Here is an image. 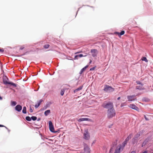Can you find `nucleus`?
Masks as SVG:
<instances>
[{"instance_id":"obj_39","label":"nucleus","mask_w":153,"mask_h":153,"mask_svg":"<svg viewBox=\"0 0 153 153\" xmlns=\"http://www.w3.org/2000/svg\"><path fill=\"white\" fill-rule=\"evenodd\" d=\"M0 127H5L7 129V128L6 127L3 125H0Z\"/></svg>"},{"instance_id":"obj_47","label":"nucleus","mask_w":153,"mask_h":153,"mask_svg":"<svg viewBox=\"0 0 153 153\" xmlns=\"http://www.w3.org/2000/svg\"><path fill=\"white\" fill-rule=\"evenodd\" d=\"M91 62H92V61L91 60L89 62V64H90L91 63Z\"/></svg>"},{"instance_id":"obj_25","label":"nucleus","mask_w":153,"mask_h":153,"mask_svg":"<svg viewBox=\"0 0 153 153\" xmlns=\"http://www.w3.org/2000/svg\"><path fill=\"white\" fill-rule=\"evenodd\" d=\"M141 60L143 61H144L146 62H148V60L146 57H143L141 58Z\"/></svg>"},{"instance_id":"obj_44","label":"nucleus","mask_w":153,"mask_h":153,"mask_svg":"<svg viewBox=\"0 0 153 153\" xmlns=\"http://www.w3.org/2000/svg\"><path fill=\"white\" fill-rule=\"evenodd\" d=\"M130 153H136L135 151H132Z\"/></svg>"},{"instance_id":"obj_20","label":"nucleus","mask_w":153,"mask_h":153,"mask_svg":"<svg viewBox=\"0 0 153 153\" xmlns=\"http://www.w3.org/2000/svg\"><path fill=\"white\" fill-rule=\"evenodd\" d=\"M50 113V111L49 110H47L45 112V116H47Z\"/></svg>"},{"instance_id":"obj_31","label":"nucleus","mask_w":153,"mask_h":153,"mask_svg":"<svg viewBox=\"0 0 153 153\" xmlns=\"http://www.w3.org/2000/svg\"><path fill=\"white\" fill-rule=\"evenodd\" d=\"M147 142V141H146V140L144 141V142H143V143L142 144V146L143 147V146H145Z\"/></svg>"},{"instance_id":"obj_27","label":"nucleus","mask_w":153,"mask_h":153,"mask_svg":"<svg viewBox=\"0 0 153 153\" xmlns=\"http://www.w3.org/2000/svg\"><path fill=\"white\" fill-rule=\"evenodd\" d=\"M11 104L12 105L15 106L16 104V102L15 101H12Z\"/></svg>"},{"instance_id":"obj_21","label":"nucleus","mask_w":153,"mask_h":153,"mask_svg":"<svg viewBox=\"0 0 153 153\" xmlns=\"http://www.w3.org/2000/svg\"><path fill=\"white\" fill-rule=\"evenodd\" d=\"M22 112L24 114H26L27 113L26 108V107L24 106L22 110Z\"/></svg>"},{"instance_id":"obj_1","label":"nucleus","mask_w":153,"mask_h":153,"mask_svg":"<svg viewBox=\"0 0 153 153\" xmlns=\"http://www.w3.org/2000/svg\"><path fill=\"white\" fill-rule=\"evenodd\" d=\"M116 113L114 108L108 109L107 111V117L108 119L111 118L115 116Z\"/></svg>"},{"instance_id":"obj_33","label":"nucleus","mask_w":153,"mask_h":153,"mask_svg":"<svg viewBox=\"0 0 153 153\" xmlns=\"http://www.w3.org/2000/svg\"><path fill=\"white\" fill-rule=\"evenodd\" d=\"M25 48V46L24 45H22L20 46V49L22 50Z\"/></svg>"},{"instance_id":"obj_14","label":"nucleus","mask_w":153,"mask_h":153,"mask_svg":"<svg viewBox=\"0 0 153 153\" xmlns=\"http://www.w3.org/2000/svg\"><path fill=\"white\" fill-rule=\"evenodd\" d=\"M143 85L141 84V85H140L137 86L136 87V89L139 90H143L144 89V88L143 87Z\"/></svg>"},{"instance_id":"obj_16","label":"nucleus","mask_w":153,"mask_h":153,"mask_svg":"<svg viewBox=\"0 0 153 153\" xmlns=\"http://www.w3.org/2000/svg\"><path fill=\"white\" fill-rule=\"evenodd\" d=\"M43 101L42 100H40L35 105V107L36 108H38L40 105L41 102Z\"/></svg>"},{"instance_id":"obj_38","label":"nucleus","mask_w":153,"mask_h":153,"mask_svg":"<svg viewBox=\"0 0 153 153\" xmlns=\"http://www.w3.org/2000/svg\"><path fill=\"white\" fill-rule=\"evenodd\" d=\"M30 112L31 113V112H33V110L32 109V108H31V107H30Z\"/></svg>"},{"instance_id":"obj_37","label":"nucleus","mask_w":153,"mask_h":153,"mask_svg":"<svg viewBox=\"0 0 153 153\" xmlns=\"http://www.w3.org/2000/svg\"><path fill=\"white\" fill-rule=\"evenodd\" d=\"M77 55H76L74 57V59H78V57Z\"/></svg>"},{"instance_id":"obj_8","label":"nucleus","mask_w":153,"mask_h":153,"mask_svg":"<svg viewBox=\"0 0 153 153\" xmlns=\"http://www.w3.org/2000/svg\"><path fill=\"white\" fill-rule=\"evenodd\" d=\"M91 52L92 55L93 57H95L97 56V51L96 49H92L91 50Z\"/></svg>"},{"instance_id":"obj_13","label":"nucleus","mask_w":153,"mask_h":153,"mask_svg":"<svg viewBox=\"0 0 153 153\" xmlns=\"http://www.w3.org/2000/svg\"><path fill=\"white\" fill-rule=\"evenodd\" d=\"M121 148V145L117 146L115 152H117L118 153H120V150Z\"/></svg>"},{"instance_id":"obj_41","label":"nucleus","mask_w":153,"mask_h":153,"mask_svg":"<svg viewBox=\"0 0 153 153\" xmlns=\"http://www.w3.org/2000/svg\"><path fill=\"white\" fill-rule=\"evenodd\" d=\"M113 149V148H111L110 149V150L109 152H111L112 151Z\"/></svg>"},{"instance_id":"obj_29","label":"nucleus","mask_w":153,"mask_h":153,"mask_svg":"<svg viewBox=\"0 0 153 153\" xmlns=\"http://www.w3.org/2000/svg\"><path fill=\"white\" fill-rule=\"evenodd\" d=\"M31 119L33 120H35L37 119V117L35 116H32L31 117Z\"/></svg>"},{"instance_id":"obj_48","label":"nucleus","mask_w":153,"mask_h":153,"mask_svg":"<svg viewBox=\"0 0 153 153\" xmlns=\"http://www.w3.org/2000/svg\"><path fill=\"white\" fill-rule=\"evenodd\" d=\"M120 97H119L117 98V100H119L120 99Z\"/></svg>"},{"instance_id":"obj_9","label":"nucleus","mask_w":153,"mask_h":153,"mask_svg":"<svg viewBox=\"0 0 153 153\" xmlns=\"http://www.w3.org/2000/svg\"><path fill=\"white\" fill-rule=\"evenodd\" d=\"M129 107L134 110H135L137 111H138L139 110V108L137 107L134 104H131L129 105Z\"/></svg>"},{"instance_id":"obj_23","label":"nucleus","mask_w":153,"mask_h":153,"mask_svg":"<svg viewBox=\"0 0 153 153\" xmlns=\"http://www.w3.org/2000/svg\"><path fill=\"white\" fill-rule=\"evenodd\" d=\"M50 46V45L48 44H46L44 45V48L45 49L48 48Z\"/></svg>"},{"instance_id":"obj_5","label":"nucleus","mask_w":153,"mask_h":153,"mask_svg":"<svg viewBox=\"0 0 153 153\" xmlns=\"http://www.w3.org/2000/svg\"><path fill=\"white\" fill-rule=\"evenodd\" d=\"M128 100L129 101H132L136 100L135 95L128 96L127 97Z\"/></svg>"},{"instance_id":"obj_7","label":"nucleus","mask_w":153,"mask_h":153,"mask_svg":"<svg viewBox=\"0 0 153 153\" xmlns=\"http://www.w3.org/2000/svg\"><path fill=\"white\" fill-rule=\"evenodd\" d=\"M84 150L85 153H90V150L88 146L85 145L84 146Z\"/></svg>"},{"instance_id":"obj_4","label":"nucleus","mask_w":153,"mask_h":153,"mask_svg":"<svg viewBox=\"0 0 153 153\" xmlns=\"http://www.w3.org/2000/svg\"><path fill=\"white\" fill-rule=\"evenodd\" d=\"M83 138L86 140H88L90 138L89 134L88 132V129H85V132L83 134Z\"/></svg>"},{"instance_id":"obj_2","label":"nucleus","mask_w":153,"mask_h":153,"mask_svg":"<svg viewBox=\"0 0 153 153\" xmlns=\"http://www.w3.org/2000/svg\"><path fill=\"white\" fill-rule=\"evenodd\" d=\"M102 106L105 108L108 109H112L114 108V105L113 103L109 102L107 103H104L102 105Z\"/></svg>"},{"instance_id":"obj_35","label":"nucleus","mask_w":153,"mask_h":153,"mask_svg":"<svg viewBox=\"0 0 153 153\" xmlns=\"http://www.w3.org/2000/svg\"><path fill=\"white\" fill-rule=\"evenodd\" d=\"M136 83H137V84H139L141 85V84H142L141 82L139 81H137Z\"/></svg>"},{"instance_id":"obj_15","label":"nucleus","mask_w":153,"mask_h":153,"mask_svg":"<svg viewBox=\"0 0 153 153\" xmlns=\"http://www.w3.org/2000/svg\"><path fill=\"white\" fill-rule=\"evenodd\" d=\"M88 67V65H86L84 68H82L81 70V71L80 72L79 74H82L83 73V72L85 71L86 69V68H87Z\"/></svg>"},{"instance_id":"obj_49","label":"nucleus","mask_w":153,"mask_h":153,"mask_svg":"<svg viewBox=\"0 0 153 153\" xmlns=\"http://www.w3.org/2000/svg\"><path fill=\"white\" fill-rule=\"evenodd\" d=\"M40 120V118H39V119L37 120V121H39Z\"/></svg>"},{"instance_id":"obj_19","label":"nucleus","mask_w":153,"mask_h":153,"mask_svg":"<svg viewBox=\"0 0 153 153\" xmlns=\"http://www.w3.org/2000/svg\"><path fill=\"white\" fill-rule=\"evenodd\" d=\"M116 33L119 36L120 35H123L125 33V31L124 30H122L120 33L119 32H116Z\"/></svg>"},{"instance_id":"obj_24","label":"nucleus","mask_w":153,"mask_h":153,"mask_svg":"<svg viewBox=\"0 0 153 153\" xmlns=\"http://www.w3.org/2000/svg\"><path fill=\"white\" fill-rule=\"evenodd\" d=\"M9 84L11 85L14 87H16L17 86L16 84L12 82H10L9 83Z\"/></svg>"},{"instance_id":"obj_46","label":"nucleus","mask_w":153,"mask_h":153,"mask_svg":"<svg viewBox=\"0 0 153 153\" xmlns=\"http://www.w3.org/2000/svg\"><path fill=\"white\" fill-rule=\"evenodd\" d=\"M2 100V98L0 96V100Z\"/></svg>"},{"instance_id":"obj_32","label":"nucleus","mask_w":153,"mask_h":153,"mask_svg":"<svg viewBox=\"0 0 153 153\" xmlns=\"http://www.w3.org/2000/svg\"><path fill=\"white\" fill-rule=\"evenodd\" d=\"M3 83L4 84H5V85H6L7 84H9V82H8L7 81H5L4 80H3Z\"/></svg>"},{"instance_id":"obj_34","label":"nucleus","mask_w":153,"mask_h":153,"mask_svg":"<svg viewBox=\"0 0 153 153\" xmlns=\"http://www.w3.org/2000/svg\"><path fill=\"white\" fill-rule=\"evenodd\" d=\"M96 68V66H95V67H93V68H90V70L91 71H93V70H94Z\"/></svg>"},{"instance_id":"obj_28","label":"nucleus","mask_w":153,"mask_h":153,"mask_svg":"<svg viewBox=\"0 0 153 153\" xmlns=\"http://www.w3.org/2000/svg\"><path fill=\"white\" fill-rule=\"evenodd\" d=\"M140 134H137L134 137H135V138H137V139H138V138L140 137Z\"/></svg>"},{"instance_id":"obj_18","label":"nucleus","mask_w":153,"mask_h":153,"mask_svg":"<svg viewBox=\"0 0 153 153\" xmlns=\"http://www.w3.org/2000/svg\"><path fill=\"white\" fill-rule=\"evenodd\" d=\"M82 88V86H80L78 88H77V89L75 90L74 91V93H76L78 91H79V90H81Z\"/></svg>"},{"instance_id":"obj_3","label":"nucleus","mask_w":153,"mask_h":153,"mask_svg":"<svg viewBox=\"0 0 153 153\" xmlns=\"http://www.w3.org/2000/svg\"><path fill=\"white\" fill-rule=\"evenodd\" d=\"M104 90L106 92H110L113 91L114 89L111 87L106 85L104 86Z\"/></svg>"},{"instance_id":"obj_12","label":"nucleus","mask_w":153,"mask_h":153,"mask_svg":"<svg viewBox=\"0 0 153 153\" xmlns=\"http://www.w3.org/2000/svg\"><path fill=\"white\" fill-rule=\"evenodd\" d=\"M132 135L133 134L132 133L130 134L125 139V142L126 143L130 139H131L132 136Z\"/></svg>"},{"instance_id":"obj_36","label":"nucleus","mask_w":153,"mask_h":153,"mask_svg":"<svg viewBox=\"0 0 153 153\" xmlns=\"http://www.w3.org/2000/svg\"><path fill=\"white\" fill-rule=\"evenodd\" d=\"M144 116L145 119L146 120H149V119L146 117V116L145 115H144Z\"/></svg>"},{"instance_id":"obj_50","label":"nucleus","mask_w":153,"mask_h":153,"mask_svg":"<svg viewBox=\"0 0 153 153\" xmlns=\"http://www.w3.org/2000/svg\"><path fill=\"white\" fill-rule=\"evenodd\" d=\"M152 153H153V152H152Z\"/></svg>"},{"instance_id":"obj_11","label":"nucleus","mask_w":153,"mask_h":153,"mask_svg":"<svg viewBox=\"0 0 153 153\" xmlns=\"http://www.w3.org/2000/svg\"><path fill=\"white\" fill-rule=\"evenodd\" d=\"M22 109V106L20 105H17L15 107V109L18 111H20Z\"/></svg>"},{"instance_id":"obj_6","label":"nucleus","mask_w":153,"mask_h":153,"mask_svg":"<svg viewBox=\"0 0 153 153\" xmlns=\"http://www.w3.org/2000/svg\"><path fill=\"white\" fill-rule=\"evenodd\" d=\"M49 127L50 131L53 132H55L54 131V128L51 121H49Z\"/></svg>"},{"instance_id":"obj_45","label":"nucleus","mask_w":153,"mask_h":153,"mask_svg":"<svg viewBox=\"0 0 153 153\" xmlns=\"http://www.w3.org/2000/svg\"><path fill=\"white\" fill-rule=\"evenodd\" d=\"M142 153H147V151H145Z\"/></svg>"},{"instance_id":"obj_42","label":"nucleus","mask_w":153,"mask_h":153,"mask_svg":"<svg viewBox=\"0 0 153 153\" xmlns=\"http://www.w3.org/2000/svg\"><path fill=\"white\" fill-rule=\"evenodd\" d=\"M127 142H126V143L125 142V141L123 143V144L124 146H125L126 144L127 143Z\"/></svg>"},{"instance_id":"obj_10","label":"nucleus","mask_w":153,"mask_h":153,"mask_svg":"<svg viewBox=\"0 0 153 153\" xmlns=\"http://www.w3.org/2000/svg\"><path fill=\"white\" fill-rule=\"evenodd\" d=\"M91 121V120L88 118H80L78 120V121L79 122L83 121Z\"/></svg>"},{"instance_id":"obj_40","label":"nucleus","mask_w":153,"mask_h":153,"mask_svg":"<svg viewBox=\"0 0 153 153\" xmlns=\"http://www.w3.org/2000/svg\"><path fill=\"white\" fill-rule=\"evenodd\" d=\"M4 51V50L3 49H0V52L3 53Z\"/></svg>"},{"instance_id":"obj_26","label":"nucleus","mask_w":153,"mask_h":153,"mask_svg":"<svg viewBox=\"0 0 153 153\" xmlns=\"http://www.w3.org/2000/svg\"><path fill=\"white\" fill-rule=\"evenodd\" d=\"M26 119L27 120L29 121H30L31 120V118L29 116L26 117Z\"/></svg>"},{"instance_id":"obj_30","label":"nucleus","mask_w":153,"mask_h":153,"mask_svg":"<svg viewBox=\"0 0 153 153\" xmlns=\"http://www.w3.org/2000/svg\"><path fill=\"white\" fill-rule=\"evenodd\" d=\"M77 56L78 57H81L83 56H87V55H83L82 54H80L79 55H78Z\"/></svg>"},{"instance_id":"obj_43","label":"nucleus","mask_w":153,"mask_h":153,"mask_svg":"<svg viewBox=\"0 0 153 153\" xmlns=\"http://www.w3.org/2000/svg\"><path fill=\"white\" fill-rule=\"evenodd\" d=\"M81 52H77L75 53V54H76L79 53H81Z\"/></svg>"},{"instance_id":"obj_22","label":"nucleus","mask_w":153,"mask_h":153,"mask_svg":"<svg viewBox=\"0 0 153 153\" xmlns=\"http://www.w3.org/2000/svg\"><path fill=\"white\" fill-rule=\"evenodd\" d=\"M65 91V89H62L60 91V94L61 96H63L64 95Z\"/></svg>"},{"instance_id":"obj_17","label":"nucleus","mask_w":153,"mask_h":153,"mask_svg":"<svg viewBox=\"0 0 153 153\" xmlns=\"http://www.w3.org/2000/svg\"><path fill=\"white\" fill-rule=\"evenodd\" d=\"M138 139L134 137L132 139V143L133 144H134L137 142Z\"/></svg>"}]
</instances>
